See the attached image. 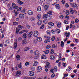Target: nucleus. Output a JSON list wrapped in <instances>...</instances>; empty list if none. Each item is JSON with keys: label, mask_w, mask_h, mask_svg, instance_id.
<instances>
[{"label": "nucleus", "mask_w": 79, "mask_h": 79, "mask_svg": "<svg viewBox=\"0 0 79 79\" xmlns=\"http://www.w3.org/2000/svg\"><path fill=\"white\" fill-rule=\"evenodd\" d=\"M43 18L44 19H46V18H49V20H50L52 18V15H48L47 14H45L43 15Z\"/></svg>", "instance_id": "f257e3e1"}, {"label": "nucleus", "mask_w": 79, "mask_h": 79, "mask_svg": "<svg viewBox=\"0 0 79 79\" xmlns=\"http://www.w3.org/2000/svg\"><path fill=\"white\" fill-rule=\"evenodd\" d=\"M38 34L39 32L38 31H34V34H33V35L34 36V37H37V35H38Z\"/></svg>", "instance_id": "f03ea898"}, {"label": "nucleus", "mask_w": 79, "mask_h": 79, "mask_svg": "<svg viewBox=\"0 0 79 79\" xmlns=\"http://www.w3.org/2000/svg\"><path fill=\"white\" fill-rule=\"evenodd\" d=\"M15 40L16 42H15L14 43V48L15 49L16 48V47H17V45H18V43H17L18 40H17V39H16Z\"/></svg>", "instance_id": "7ed1b4c3"}, {"label": "nucleus", "mask_w": 79, "mask_h": 79, "mask_svg": "<svg viewBox=\"0 0 79 79\" xmlns=\"http://www.w3.org/2000/svg\"><path fill=\"white\" fill-rule=\"evenodd\" d=\"M21 74V72L19 71H18L16 73V75H15L16 77H18L19 76H20V75Z\"/></svg>", "instance_id": "20e7f679"}, {"label": "nucleus", "mask_w": 79, "mask_h": 79, "mask_svg": "<svg viewBox=\"0 0 79 79\" xmlns=\"http://www.w3.org/2000/svg\"><path fill=\"white\" fill-rule=\"evenodd\" d=\"M28 14L29 15L31 16L33 15V12L31 10H28L27 11Z\"/></svg>", "instance_id": "39448f33"}, {"label": "nucleus", "mask_w": 79, "mask_h": 79, "mask_svg": "<svg viewBox=\"0 0 79 79\" xmlns=\"http://www.w3.org/2000/svg\"><path fill=\"white\" fill-rule=\"evenodd\" d=\"M59 58L58 59V60L56 61V63H58V62H59V61H60V60H61V53L59 54Z\"/></svg>", "instance_id": "423d86ee"}, {"label": "nucleus", "mask_w": 79, "mask_h": 79, "mask_svg": "<svg viewBox=\"0 0 79 79\" xmlns=\"http://www.w3.org/2000/svg\"><path fill=\"white\" fill-rule=\"evenodd\" d=\"M29 74L30 76H33L34 75V73L33 72L30 71L29 72Z\"/></svg>", "instance_id": "0eeeda50"}, {"label": "nucleus", "mask_w": 79, "mask_h": 79, "mask_svg": "<svg viewBox=\"0 0 79 79\" xmlns=\"http://www.w3.org/2000/svg\"><path fill=\"white\" fill-rule=\"evenodd\" d=\"M70 34V33L69 32L68 33H67L66 32H65L64 33V35L66 36V37H68L69 36V35Z\"/></svg>", "instance_id": "6e6552de"}, {"label": "nucleus", "mask_w": 79, "mask_h": 79, "mask_svg": "<svg viewBox=\"0 0 79 79\" xmlns=\"http://www.w3.org/2000/svg\"><path fill=\"white\" fill-rule=\"evenodd\" d=\"M34 54L35 55H37L38 56V55H39V52L37 50H36L34 52Z\"/></svg>", "instance_id": "1a4fd4ad"}, {"label": "nucleus", "mask_w": 79, "mask_h": 79, "mask_svg": "<svg viewBox=\"0 0 79 79\" xmlns=\"http://www.w3.org/2000/svg\"><path fill=\"white\" fill-rule=\"evenodd\" d=\"M46 68H48H48L50 69L51 68L50 65V63L49 62H47L46 63V65L45 66Z\"/></svg>", "instance_id": "9d476101"}, {"label": "nucleus", "mask_w": 79, "mask_h": 79, "mask_svg": "<svg viewBox=\"0 0 79 79\" xmlns=\"http://www.w3.org/2000/svg\"><path fill=\"white\" fill-rule=\"evenodd\" d=\"M42 69V67H41L38 66L37 68L38 72H40Z\"/></svg>", "instance_id": "9b49d317"}, {"label": "nucleus", "mask_w": 79, "mask_h": 79, "mask_svg": "<svg viewBox=\"0 0 79 79\" xmlns=\"http://www.w3.org/2000/svg\"><path fill=\"white\" fill-rule=\"evenodd\" d=\"M48 24L50 26H54V23L51 22H48Z\"/></svg>", "instance_id": "f8f14e48"}, {"label": "nucleus", "mask_w": 79, "mask_h": 79, "mask_svg": "<svg viewBox=\"0 0 79 79\" xmlns=\"http://www.w3.org/2000/svg\"><path fill=\"white\" fill-rule=\"evenodd\" d=\"M24 15L23 14H19V17L20 18H24Z\"/></svg>", "instance_id": "ddd939ff"}, {"label": "nucleus", "mask_w": 79, "mask_h": 79, "mask_svg": "<svg viewBox=\"0 0 79 79\" xmlns=\"http://www.w3.org/2000/svg\"><path fill=\"white\" fill-rule=\"evenodd\" d=\"M17 3H18L20 5H23V2L21 1L20 0H17Z\"/></svg>", "instance_id": "4468645a"}, {"label": "nucleus", "mask_w": 79, "mask_h": 79, "mask_svg": "<svg viewBox=\"0 0 79 79\" xmlns=\"http://www.w3.org/2000/svg\"><path fill=\"white\" fill-rule=\"evenodd\" d=\"M36 40L38 41V42H41V41H42V38L40 37L36 38Z\"/></svg>", "instance_id": "2eb2a0df"}, {"label": "nucleus", "mask_w": 79, "mask_h": 79, "mask_svg": "<svg viewBox=\"0 0 79 79\" xmlns=\"http://www.w3.org/2000/svg\"><path fill=\"white\" fill-rule=\"evenodd\" d=\"M41 58L42 59H45L47 58V56L44 55H43L42 56H41Z\"/></svg>", "instance_id": "dca6fc26"}, {"label": "nucleus", "mask_w": 79, "mask_h": 79, "mask_svg": "<svg viewBox=\"0 0 79 79\" xmlns=\"http://www.w3.org/2000/svg\"><path fill=\"white\" fill-rule=\"evenodd\" d=\"M70 11L71 14H74V10H73V9L72 8H70Z\"/></svg>", "instance_id": "f3484780"}, {"label": "nucleus", "mask_w": 79, "mask_h": 79, "mask_svg": "<svg viewBox=\"0 0 79 79\" xmlns=\"http://www.w3.org/2000/svg\"><path fill=\"white\" fill-rule=\"evenodd\" d=\"M41 18V15H40V14H39L37 16V18L38 19H40Z\"/></svg>", "instance_id": "a211bd4d"}, {"label": "nucleus", "mask_w": 79, "mask_h": 79, "mask_svg": "<svg viewBox=\"0 0 79 79\" xmlns=\"http://www.w3.org/2000/svg\"><path fill=\"white\" fill-rule=\"evenodd\" d=\"M55 7L56 8V9H60V5H59V4H56V5H55Z\"/></svg>", "instance_id": "6ab92c4d"}, {"label": "nucleus", "mask_w": 79, "mask_h": 79, "mask_svg": "<svg viewBox=\"0 0 79 79\" xmlns=\"http://www.w3.org/2000/svg\"><path fill=\"white\" fill-rule=\"evenodd\" d=\"M16 58L18 60H20V58H21L20 56H19V55H17L16 56Z\"/></svg>", "instance_id": "aec40b11"}, {"label": "nucleus", "mask_w": 79, "mask_h": 79, "mask_svg": "<svg viewBox=\"0 0 79 79\" xmlns=\"http://www.w3.org/2000/svg\"><path fill=\"white\" fill-rule=\"evenodd\" d=\"M48 8V5H46L44 6L45 11H46Z\"/></svg>", "instance_id": "412c9836"}, {"label": "nucleus", "mask_w": 79, "mask_h": 79, "mask_svg": "<svg viewBox=\"0 0 79 79\" xmlns=\"http://www.w3.org/2000/svg\"><path fill=\"white\" fill-rule=\"evenodd\" d=\"M57 26L58 27L60 28V27H61V23L60 22H58Z\"/></svg>", "instance_id": "4be33fe9"}, {"label": "nucleus", "mask_w": 79, "mask_h": 79, "mask_svg": "<svg viewBox=\"0 0 79 79\" xmlns=\"http://www.w3.org/2000/svg\"><path fill=\"white\" fill-rule=\"evenodd\" d=\"M22 44H26V40L25 39L22 42Z\"/></svg>", "instance_id": "5701e85b"}, {"label": "nucleus", "mask_w": 79, "mask_h": 79, "mask_svg": "<svg viewBox=\"0 0 79 79\" xmlns=\"http://www.w3.org/2000/svg\"><path fill=\"white\" fill-rule=\"evenodd\" d=\"M71 69H72V68H71V67L69 66L68 67V69H66V71H70L71 70Z\"/></svg>", "instance_id": "b1692460"}, {"label": "nucleus", "mask_w": 79, "mask_h": 79, "mask_svg": "<svg viewBox=\"0 0 79 79\" xmlns=\"http://www.w3.org/2000/svg\"><path fill=\"white\" fill-rule=\"evenodd\" d=\"M72 5H73L72 7H73V8H76V7L77 6V4H76V3H73L72 4Z\"/></svg>", "instance_id": "393cba45"}, {"label": "nucleus", "mask_w": 79, "mask_h": 79, "mask_svg": "<svg viewBox=\"0 0 79 79\" xmlns=\"http://www.w3.org/2000/svg\"><path fill=\"white\" fill-rule=\"evenodd\" d=\"M50 58L51 60H55V56H50Z\"/></svg>", "instance_id": "a878e982"}, {"label": "nucleus", "mask_w": 79, "mask_h": 79, "mask_svg": "<svg viewBox=\"0 0 79 79\" xmlns=\"http://www.w3.org/2000/svg\"><path fill=\"white\" fill-rule=\"evenodd\" d=\"M19 28H16V34H18V33L19 32V31H20Z\"/></svg>", "instance_id": "bb28decb"}, {"label": "nucleus", "mask_w": 79, "mask_h": 79, "mask_svg": "<svg viewBox=\"0 0 79 79\" xmlns=\"http://www.w3.org/2000/svg\"><path fill=\"white\" fill-rule=\"evenodd\" d=\"M56 32L57 34H59V33H60V30L59 29H57Z\"/></svg>", "instance_id": "cd10ccee"}, {"label": "nucleus", "mask_w": 79, "mask_h": 79, "mask_svg": "<svg viewBox=\"0 0 79 79\" xmlns=\"http://www.w3.org/2000/svg\"><path fill=\"white\" fill-rule=\"evenodd\" d=\"M50 53L51 54V55L53 54V53H54V51H53V49H51Z\"/></svg>", "instance_id": "c85d7f7f"}, {"label": "nucleus", "mask_w": 79, "mask_h": 79, "mask_svg": "<svg viewBox=\"0 0 79 79\" xmlns=\"http://www.w3.org/2000/svg\"><path fill=\"white\" fill-rule=\"evenodd\" d=\"M37 61H35L33 64V66H35L37 65Z\"/></svg>", "instance_id": "c756f323"}, {"label": "nucleus", "mask_w": 79, "mask_h": 79, "mask_svg": "<svg viewBox=\"0 0 79 79\" xmlns=\"http://www.w3.org/2000/svg\"><path fill=\"white\" fill-rule=\"evenodd\" d=\"M13 25L14 26H16L17 25H18V23L16 22H14L13 23Z\"/></svg>", "instance_id": "7c9ffc66"}, {"label": "nucleus", "mask_w": 79, "mask_h": 79, "mask_svg": "<svg viewBox=\"0 0 79 79\" xmlns=\"http://www.w3.org/2000/svg\"><path fill=\"white\" fill-rule=\"evenodd\" d=\"M37 10L38 11H40L41 10V7L40 6L38 7L37 9Z\"/></svg>", "instance_id": "2f4dec72"}, {"label": "nucleus", "mask_w": 79, "mask_h": 79, "mask_svg": "<svg viewBox=\"0 0 79 79\" xmlns=\"http://www.w3.org/2000/svg\"><path fill=\"white\" fill-rule=\"evenodd\" d=\"M50 41V40L49 39L46 40L44 41L45 43H47Z\"/></svg>", "instance_id": "473e14b6"}, {"label": "nucleus", "mask_w": 79, "mask_h": 79, "mask_svg": "<svg viewBox=\"0 0 79 79\" xmlns=\"http://www.w3.org/2000/svg\"><path fill=\"white\" fill-rule=\"evenodd\" d=\"M41 23H42V22H41V21L40 20H39L37 22V24L38 25H41Z\"/></svg>", "instance_id": "72a5a7b5"}, {"label": "nucleus", "mask_w": 79, "mask_h": 79, "mask_svg": "<svg viewBox=\"0 0 79 79\" xmlns=\"http://www.w3.org/2000/svg\"><path fill=\"white\" fill-rule=\"evenodd\" d=\"M51 48V46L50 45H48L47 46L46 48L47 49H49V48Z\"/></svg>", "instance_id": "f704fd0d"}, {"label": "nucleus", "mask_w": 79, "mask_h": 79, "mask_svg": "<svg viewBox=\"0 0 79 79\" xmlns=\"http://www.w3.org/2000/svg\"><path fill=\"white\" fill-rule=\"evenodd\" d=\"M66 14L67 15H69V10H66Z\"/></svg>", "instance_id": "c9c22d12"}, {"label": "nucleus", "mask_w": 79, "mask_h": 79, "mask_svg": "<svg viewBox=\"0 0 79 79\" xmlns=\"http://www.w3.org/2000/svg\"><path fill=\"white\" fill-rule=\"evenodd\" d=\"M30 48H25L24 50V51H27V50H29Z\"/></svg>", "instance_id": "e433bc0d"}, {"label": "nucleus", "mask_w": 79, "mask_h": 79, "mask_svg": "<svg viewBox=\"0 0 79 79\" xmlns=\"http://www.w3.org/2000/svg\"><path fill=\"white\" fill-rule=\"evenodd\" d=\"M52 48H56V46H55V44H53L52 45Z\"/></svg>", "instance_id": "4c0bfd02"}, {"label": "nucleus", "mask_w": 79, "mask_h": 79, "mask_svg": "<svg viewBox=\"0 0 79 79\" xmlns=\"http://www.w3.org/2000/svg\"><path fill=\"white\" fill-rule=\"evenodd\" d=\"M55 76V75L54 73H53L51 75V78H54V77Z\"/></svg>", "instance_id": "58836bf2"}, {"label": "nucleus", "mask_w": 79, "mask_h": 79, "mask_svg": "<svg viewBox=\"0 0 79 79\" xmlns=\"http://www.w3.org/2000/svg\"><path fill=\"white\" fill-rule=\"evenodd\" d=\"M45 0H39V2L42 3H44V2H45Z\"/></svg>", "instance_id": "ea45409f"}, {"label": "nucleus", "mask_w": 79, "mask_h": 79, "mask_svg": "<svg viewBox=\"0 0 79 79\" xmlns=\"http://www.w3.org/2000/svg\"><path fill=\"white\" fill-rule=\"evenodd\" d=\"M64 42H63V41H61V46L62 47H64Z\"/></svg>", "instance_id": "a19ab883"}, {"label": "nucleus", "mask_w": 79, "mask_h": 79, "mask_svg": "<svg viewBox=\"0 0 79 79\" xmlns=\"http://www.w3.org/2000/svg\"><path fill=\"white\" fill-rule=\"evenodd\" d=\"M18 67L19 68H20V69H22V66H21V64H18Z\"/></svg>", "instance_id": "79ce46f5"}, {"label": "nucleus", "mask_w": 79, "mask_h": 79, "mask_svg": "<svg viewBox=\"0 0 79 79\" xmlns=\"http://www.w3.org/2000/svg\"><path fill=\"white\" fill-rule=\"evenodd\" d=\"M44 53L45 54H48L49 53V51L48 50H47L44 51Z\"/></svg>", "instance_id": "37998d69"}, {"label": "nucleus", "mask_w": 79, "mask_h": 79, "mask_svg": "<svg viewBox=\"0 0 79 79\" xmlns=\"http://www.w3.org/2000/svg\"><path fill=\"white\" fill-rule=\"evenodd\" d=\"M79 20L77 19H76L75 20V22L76 23H79Z\"/></svg>", "instance_id": "c03bdc74"}, {"label": "nucleus", "mask_w": 79, "mask_h": 79, "mask_svg": "<svg viewBox=\"0 0 79 79\" xmlns=\"http://www.w3.org/2000/svg\"><path fill=\"white\" fill-rule=\"evenodd\" d=\"M64 24H68V20H64Z\"/></svg>", "instance_id": "a18cd8bd"}, {"label": "nucleus", "mask_w": 79, "mask_h": 79, "mask_svg": "<svg viewBox=\"0 0 79 79\" xmlns=\"http://www.w3.org/2000/svg\"><path fill=\"white\" fill-rule=\"evenodd\" d=\"M44 25H42L41 27L40 28V29H44Z\"/></svg>", "instance_id": "49530a36"}, {"label": "nucleus", "mask_w": 79, "mask_h": 79, "mask_svg": "<svg viewBox=\"0 0 79 79\" xmlns=\"http://www.w3.org/2000/svg\"><path fill=\"white\" fill-rule=\"evenodd\" d=\"M23 36L24 38H26V37H27L26 34V33H24L23 35Z\"/></svg>", "instance_id": "de8ad7c7"}, {"label": "nucleus", "mask_w": 79, "mask_h": 79, "mask_svg": "<svg viewBox=\"0 0 79 79\" xmlns=\"http://www.w3.org/2000/svg\"><path fill=\"white\" fill-rule=\"evenodd\" d=\"M18 27H18V28H19V29H20V30L21 29L23 28V27L21 25H19Z\"/></svg>", "instance_id": "09e8293b"}, {"label": "nucleus", "mask_w": 79, "mask_h": 79, "mask_svg": "<svg viewBox=\"0 0 79 79\" xmlns=\"http://www.w3.org/2000/svg\"><path fill=\"white\" fill-rule=\"evenodd\" d=\"M47 19H45L43 21V22L45 24H47Z\"/></svg>", "instance_id": "8fccbe9b"}, {"label": "nucleus", "mask_w": 79, "mask_h": 79, "mask_svg": "<svg viewBox=\"0 0 79 79\" xmlns=\"http://www.w3.org/2000/svg\"><path fill=\"white\" fill-rule=\"evenodd\" d=\"M39 58V56H35L34 57V59L35 60H37Z\"/></svg>", "instance_id": "3c124183"}, {"label": "nucleus", "mask_w": 79, "mask_h": 79, "mask_svg": "<svg viewBox=\"0 0 79 79\" xmlns=\"http://www.w3.org/2000/svg\"><path fill=\"white\" fill-rule=\"evenodd\" d=\"M48 14H49V15H52V12L51 11H49V12L47 13Z\"/></svg>", "instance_id": "603ef678"}, {"label": "nucleus", "mask_w": 79, "mask_h": 79, "mask_svg": "<svg viewBox=\"0 0 79 79\" xmlns=\"http://www.w3.org/2000/svg\"><path fill=\"white\" fill-rule=\"evenodd\" d=\"M10 42V40H7L6 41V44H8Z\"/></svg>", "instance_id": "864d4df0"}, {"label": "nucleus", "mask_w": 79, "mask_h": 79, "mask_svg": "<svg viewBox=\"0 0 79 79\" xmlns=\"http://www.w3.org/2000/svg\"><path fill=\"white\" fill-rule=\"evenodd\" d=\"M16 6V4L14 3H13L12 4V6L13 7H14V6Z\"/></svg>", "instance_id": "5fc2aeb1"}, {"label": "nucleus", "mask_w": 79, "mask_h": 79, "mask_svg": "<svg viewBox=\"0 0 79 79\" xmlns=\"http://www.w3.org/2000/svg\"><path fill=\"white\" fill-rule=\"evenodd\" d=\"M29 63L28 62H26L25 64L26 66H27V65H29Z\"/></svg>", "instance_id": "6e6d98bb"}, {"label": "nucleus", "mask_w": 79, "mask_h": 79, "mask_svg": "<svg viewBox=\"0 0 79 79\" xmlns=\"http://www.w3.org/2000/svg\"><path fill=\"white\" fill-rule=\"evenodd\" d=\"M55 36L52 37V41H53L54 40H55Z\"/></svg>", "instance_id": "4d7b16f0"}, {"label": "nucleus", "mask_w": 79, "mask_h": 79, "mask_svg": "<svg viewBox=\"0 0 79 79\" xmlns=\"http://www.w3.org/2000/svg\"><path fill=\"white\" fill-rule=\"evenodd\" d=\"M51 32L52 34H55V31L53 30H52Z\"/></svg>", "instance_id": "13d9d810"}, {"label": "nucleus", "mask_w": 79, "mask_h": 79, "mask_svg": "<svg viewBox=\"0 0 79 79\" xmlns=\"http://www.w3.org/2000/svg\"><path fill=\"white\" fill-rule=\"evenodd\" d=\"M27 36L29 39H30L31 37V35L30 34H28Z\"/></svg>", "instance_id": "bf43d9fd"}, {"label": "nucleus", "mask_w": 79, "mask_h": 79, "mask_svg": "<svg viewBox=\"0 0 79 79\" xmlns=\"http://www.w3.org/2000/svg\"><path fill=\"white\" fill-rule=\"evenodd\" d=\"M31 69V71H35V68L33 67Z\"/></svg>", "instance_id": "052dcab7"}, {"label": "nucleus", "mask_w": 79, "mask_h": 79, "mask_svg": "<svg viewBox=\"0 0 79 79\" xmlns=\"http://www.w3.org/2000/svg\"><path fill=\"white\" fill-rule=\"evenodd\" d=\"M65 6L67 8H68V7H69V5H68V3H66L65 5Z\"/></svg>", "instance_id": "680f3d73"}, {"label": "nucleus", "mask_w": 79, "mask_h": 79, "mask_svg": "<svg viewBox=\"0 0 79 79\" xmlns=\"http://www.w3.org/2000/svg\"><path fill=\"white\" fill-rule=\"evenodd\" d=\"M9 9L10 10H13L12 7H11V6H9Z\"/></svg>", "instance_id": "e2e57ef3"}, {"label": "nucleus", "mask_w": 79, "mask_h": 79, "mask_svg": "<svg viewBox=\"0 0 79 79\" xmlns=\"http://www.w3.org/2000/svg\"><path fill=\"white\" fill-rule=\"evenodd\" d=\"M60 18H61V19H63L64 18V16L63 15H61L60 16Z\"/></svg>", "instance_id": "0e129e2a"}, {"label": "nucleus", "mask_w": 79, "mask_h": 79, "mask_svg": "<svg viewBox=\"0 0 79 79\" xmlns=\"http://www.w3.org/2000/svg\"><path fill=\"white\" fill-rule=\"evenodd\" d=\"M21 8H22V7H19V8H18V11H21Z\"/></svg>", "instance_id": "69168bd1"}, {"label": "nucleus", "mask_w": 79, "mask_h": 79, "mask_svg": "<svg viewBox=\"0 0 79 79\" xmlns=\"http://www.w3.org/2000/svg\"><path fill=\"white\" fill-rule=\"evenodd\" d=\"M63 65L64 67H66V63H63Z\"/></svg>", "instance_id": "338daca9"}, {"label": "nucleus", "mask_w": 79, "mask_h": 79, "mask_svg": "<svg viewBox=\"0 0 79 79\" xmlns=\"http://www.w3.org/2000/svg\"><path fill=\"white\" fill-rule=\"evenodd\" d=\"M27 27L28 28V29H30V26L29 25H27Z\"/></svg>", "instance_id": "774afa93"}]
</instances>
